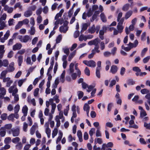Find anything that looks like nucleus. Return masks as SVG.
Instances as JSON below:
<instances>
[{
    "label": "nucleus",
    "mask_w": 150,
    "mask_h": 150,
    "mask_svg": "<svg viewBox=\"0 0 150 150\" xmlns=\"http://www.w3.org/2000/svg\"><path fill=\"white\" fill-rule=\"evenodd\" d=\"M14 63L13 62H11L9 64L8 67L6 69L8 72H12L15 70Z\"/></svg>",
    "instance_id": "nucleus-8"
},
{
    "label": "nucleus",
    "mask_w": 150,
    "mask_h": 150,
    "mask_svg": "<svg viewBox=\"0 0 150 150\" xmlns=\"http://www.w3.org/2000/svg\"><path fill=\"white\" fill-rule=\"evenodd\" d=\"M26 79H25L19 80L18 81V86L19 87H21L23 83L26 81Z\"/></svg>",
    "instance_id": "nucleus-39"
},
{
    "label": "nucleus",
    "mask_w": 150,
    "mask_h": 150,
    "mask_svg": "<svg viewBox=\"0 0 150 150\" xmlns=\"http://www.w3.org/2000/svg\"><path fill=\"white\" fill-rule=\"evenodd\" d=\"M148 48L147 47L145 48L142 50L141 52V55L143 57L144 56L146 52L147 51Z\"/></svg>",
    "instance_id": "nucleus-55"
},
{
    "label": "nucleus",
    "mask_w": 150,
    "mask_h": 150,
    "mask_svg": "<svg viewBox=\"0 0 150 150\" xmlns=\"http://www.w3.org/2000/svg\"><path fill=\"white\" fill-rule=\"evenodd\" d=\"M20 110V105L18 104L16 105L14 108V112L18 113Z\"/></svg>",
    "instance_id": "nucleus-44"
},
{
    "label": "nucleus",
    "mask_w": 150,
    "mask_h": 150,
    "mask_svg": "<svg viewBox=\"0 0 150 150\" xmlns=\"http://www.w3.org/2000/svg\"><path fill=\"white\" fill-rule=\"evenodd\" d=\"M105 31H104V30H101L99 31V37L102 40H103L104 39V37L103 36V35L104 34Z\"/></svg>",
    "instance_id": "nucleus-28"
},
{
    "label": "nucleus",
    "mask_w": 150,
    "mask_h": 150,
    "mask_svg": "<svg viewBox=\"0 0 150 150\" xmlns=\"http://www.w3.org/2000/svg\"><path fill=\"white\" fill-rule=\"evenodd\" d=\"M95 129L94 128H92L89 131V134L91 137H92L93 133L95 132Z\"/></svg>",
    "instance_id": "nucleus-57"
},
{
    "label": "nucleus",
    "mask_w": 150,
    "mask_h": 150,
    "mask_svg": "<svg viewBox=\"0 0 150 150\" xmlns=\"http://www.w3.org/2000/svg\"><path fill=\"white\" fill-rule=\"evenodd\" d=\"M129 7L130 4H126L123 6L122 9L124 11H127L129 10Z\"/></svg>",
    "instance_id": "nucleus-19"
},
{
    "label": "nucleus",
    "mask_w": 150,
    "mask_h": 150,
    "mask_svg": "<svg viewBox=\"0 0 150 150\" xmlns=\"http://www.w3.org/2000/svg\"><path fill=\"white\" fill-rule=\"evenodd\" d=\"M58 133V130L57 129H54V130H53L52 132V137L53 138H54V137L56 136Z\"/></svg>",
    "instance_id": "nucleus-49"
},
{
    "label": "nucleus",
    "mask_w": 150,
    "mask_h": 150,
    "mask_svg": "<svg viewBox=\"0 0 150 150\" xmlns=\"http://www.w3.org/2000/svg\"><path fill=\"white\" fill-rule=\"evenodd\" d=\"M8 72L6 70L3 71L1 73L0 75V79H3L6 77V75Z\"/></svg>",
    "instance_id": "nucleus-22"
},
{
    "label": "nucleus",
    "mask_w": 150,
    "mask_h": 150,
    "mask_svg": "<svg viewBox=\"0 0 150 150\" xmlns=\"http://www.w3.org/2000/svg\"><path fill=\"white\" fill-rule=\"evenodd\" d=\"M22 45L21 43H17L13 47V50L14 51L20 50L22 47Z\"/></svg>",
    "instance_id": "nucleus-11"
},
{
    "label": "nucleus",
    "mask_w": 150,
    "mask_h": 150,
    "mask_svg": "<svg viewBox=\"0 0 150 150\" xmlns=\"http://www.w3.org/2000/svg\"><path fill=\"white\" fill-rule=\"evenodd\" d=\"M127 83L129 85H133L135 84V82L131 79H129L127 81Z\"/></svg>",
    "instance_id": "nucleus-61"
},
{
    "label": "nucleus",
    "mask_w": 150,
    "mask_h": 150,
    "mask_svg": "<svg viewBox=\"0 0 150 150\" xmlns=\"http://www.w3.org/2000/svg\"><path fill=\"white\" fill-rule=\"evenodd\" d=\"M100 16L103 22L105 23L106 22V18L104 13H102L100 14Z\"/></svg>",
    "instance_id": "nucleus-20"
},
{
    "label": "nucleus",
    "mask_w": 150,
    "mask_h": 150,
    "mask_svg": "<svg viewBox=\"0 0 150 150\" xmlns=\"http://www.w3.org/2000/svg\"><path fill=\"white\" fill-rule=\"evenodd\" d=\"M84 72L86 75L89 76L90 75V71L89 69L87 67H86L84 70Z\"/></svg>",
    "instance_id": "nucleus-58"
},
{
    "label": "nucleus",
    "mask_w": 150,
    "mask_h": 150,
    "mask_svg": "<svg viewBox=\"0 0 150 150\" xmlns=\"http://www.w3.org/2000/svg\"><path fill=\"white\" fill-rule=\"evenodd\" d=\"M59 136L57 139L56 143L58 144L61 140L63 136V133L61 131H59L58 133Z\"/></svg>",
    "instance_id": "nucleus-15"
},
{
    "label": "nucleus",
    "mask_w": 150,
    "mask_h": 150,
    "mask_svg": "<svg viewBox=\"0 0 150 150\" xmlns=\"http://www.w3.org/2000/svg\"><path fill=\"white\" fill-rule=\"evenodd\" d=\"M68 24V22L65 21L63 25L60 26L59 28V30L60 32L65 33L68 30V27L67 26Z\"/></svg>",
    "instance_id": "nucleus-3"
},
{
    "label": "nucleus",
    "mask_w": 150,
    "mask_h": 150,
    "mask_svg": "<svg viewBox=\"0 0 150 150\" xmlns=\"http://www.w3.org/2000/svg\"><path fill=\"white\" fill-rule=\"evenodd\" d=\"M99 46H95L94 49H93L92 52H93L95 54L96 53H99L100 52V50H99Z\"/></svg>",
    "instance_id": "nucleus-34"
},
{
    "label": "nucleus",
    "mask_w": 150,
    "mask_h": 150,
    "mask_svg": "<svg viewBox=\"0 0 150 150\" xmlns=\"http://www.w3.org/2000/svg\"><path fill=\"white\" fill-rule=\"evenodd\" d=\"M99 11H95L94 13V14L91 18L90 19L91 22H93L95 19H96L98 16V15L99 14L100 12H102L103 11V8L101 5H100L99 6Z\"/></svg>",
    "instance_id": "nucleus-2"
},
{
    "label": "nucleus",
    "mask_w": 150,
    "mask_h": 150,
    "mask_svg": "<svg viewBox=\"0 0 150 150\" xmlns=\"http://www.w3.org/2000/svg\"><path fill=\"white\" fill-rule=\"evenodd\" d=\"M80 35V32L79 30H76L74 34V37L75 38H77Z\"/></svg>",
    "instance_id": "nucleus-63"
},
{
    "label": "nucleus",
    "mask_w": 150,
    "mask_h": 150,
    "mask_svg": "<svg viewBox=\"0 0 150 150\" xmlns=\"http://www.w3.org/2000/svg\"><path fill=\"white\" fill-rule=\"evenodd\" d=\"M88 27V25L87 23H83L82 25L81 30L80 32L81 34L84 31L86 30L87 29Z\"/></svg>",
    "instance_id": "nucleus-24"
},
{
    "label": "nucleus",
    "mask_w": 150,
    "mask_h": 150,
    "mask_svg": "<svg viewBox=\"0 0 150 150\" xmlns=\"http://www.w3.org/2000/svg\"><path fill=\"white\" fill-rule=\"evenodd\" d=\"M11 141V139L10 137H7L4 140V143L5 144H9Z\"/></svg>",
    "instance_id": "nucleus-48"
},
{
    "label": "nucleus",
    "mask_w": 150,
    "mask_h": 150,
    "mask_svg": "<svg viewBox=\"0 0 150 150\" xmlns=\"http://www.w3.org/2000/svg\"><path fill=\"white\" fill-rule=\"evenodd\" d=\"M62 39V36L61 35H59L58 37H57L56 41V44H58L61 41V40Z\"/></svg>",
    "instance_id": "nucleus-43"
},
{
    "label": "nucleus",
    "mask_w": 150,
    "mask_h": 150,
    "mask_svg": "<svg viewBox=\"0 0 150 150\" xmlns=\"http://www.w3.org/2000/svg\"><path fill=\"white\" fill-rule=\"evenodd\" d=\"M76 53V51L75 50L70 54L68 59V60L69 61H70L72 59L75 55Z\"/></svg>",
    "instance_id": "nucleus-26"
},
{
    "label": "nucleus",
    "mask_w": 150,
    "mask_h": 150,
    "mask_svg": "<svg viewBox=\"0 0 150 150\" xmlns=\"http://www.w3.org/2000/svg\"><path fill=\"white\" fill-rule=\"evenodd\" d=\"M4 10L5 11H7L8 13H11L12 12L13 8L12 7H9L7 5H6L4 8Z\"/></svg>",
    "instance_id": "nucleus-14"
},
{
    "label": "nucleus",
    "mask_w": 150,
    "mask_h": 150,
    "mask_svg": "<svg viewBox=\"0 0 150 150\" xmlns=\"http://www.w3.org/2000/svg\"><path fill=\"white\" fill-rule=\"evenodd\" d=\"M30 37L28 35H26L23 37V42H26L30 39Z\"/></svg>",
    "instance_id": "nucleus-32"
},
{
    "label": "nucleus",
    "mask_w": 150,
    "mask_h": 150,
    "mask_svg": "<svg viewBox=\"0 0 150 150\" xmlns=\"http://www.w3.org/2000/svg\"><path fill=\"white\" fill-rule=\"evenodd\" d=\"M78 96V99H81L83 96V93L81 91H79L77 92Z\"/></svg>",
    "instance_id": "nucleus-40"
},
{
    "label": "nucleus",
    "mask_w": 150,
    "mask_h": 150,
    "mask_svg": "<svg viewBox=\"0 0 150 150\" xmlns=\"http://www.w3.org/2000/svg\"><path fill=\"white\" fill-rule=\"evenodd\" d=\"M83 109L84 111H89L90 107L87 103H85L84 105Z\"/></svg>",
    "instance_id": "nucleus-35"
},
{
    "label": "nucleus",
    "mask_w": 150,
    "mask_h": 150,
    "mask_svg": "<svg viewBox=\"0 0 150 150\" xmlns=\"http://www.w3.org/2000/svg\"><path fill=\"white\" fill-rule=\"evenodd\" d=\"M10 35V31L8 30L4 35V37L1 38V42L2 43L4 42L7 39Z\"/></svg>",
    "instance_id": "nucleus-9"
},
{
    "label": "nucleus",
    "mask_w": 150,
    "mask_h": 150,
    "mask_svg": "<svg viewBox=\"0 0 150 150\" xmlns=\"http://www.w3.org/2000/svg\"><path fill=\"white\" fill-rule=\"evenodd\" d=\"M29 32L31 35H34L35 33V28L33 26H31L30 28V30H29Z\"/></svg>",
    "instance_id": "nucleus-30"
},
{
    "label": "nucleus",
    "mask_w": 150,
    "mask_h": 150,
    "mask_svg": "<svg viewBox=\"0 0 150 150\" xmlns=\"http://www.w3.org/2000/svg\"><path fill=\"white\" fill-rule=\"evenodd\" d=\"M144 127L147 129H150V123H148L146 122L144 123Z\"/></svg>",
    "instance_id": "nucleus-56"
},
{
    "label": "nucleus",
    "mask_w": 150,
    "mask_h": 150,
    "mask_svg": "<svg viewBox=\"0 0 150 150\" xmlns=\"http://www.w3.org/2000/svg\"><path fill=\"white\" fill-rule=\"evenodd\" d=\"M98 6L97 5H93L92 6V8H90L87 11V14L88 17H90L93 15L94 12L98 8Z\"/></svg>",
    "instance_id": "nucleus-1"
},
{
    "label": "nucleus",
    "mask_w": 150,
    "mask_h": 150,
    "mask_svg": "<svg viewBox=\"0 0 150 150\" xmlns=\"http://www.w3.org/2000/svg\"><path fill=\"white\" fill-rule=\"evenodd\" d=\"M3 66L4 67H7L9 64L8 60L7 59H4L2 61Z\"/></svg>",
    "instance_id": "nucleus-46"
},
{
    "label": "nucleus",
    "mask_w": 150,
    "mask_h": 150,
    "mask_svg": "<svg viewBox=\"0 0 150 150\" xmlns=\"http://www.w3.org/2000/svg\"><path fill=\"white\" fill-rule=\"evenodd\" d=\"M117 27L118 30L119 31V32L120 33H121L122 32V30L123 29V26H122V25L117 24Z\"/></svg>",
    "instance_id": "nucleus-45"
},
{
    "label": "nucleus",
    "mask_w": 150,
    "mask_h": 150,
    "mask_svg": "<svg viewBox=\"0 0 150 150\" xmlns=\"http://www.w3.org/2000/svg\"><path fill=\"white\" fill-rule=\"evenodd\" d=\"M23 25L22 22L21 21H19L18 23L16 25L15 27V29L17 30L20 28Z\"/></svg>",
    "instance_id": "nucleus-36"
},
{
    "label": "nucleus",
    "mask_w": 150,
    "mask_h": 150,
    "mask_svg": "<svg viewBox=\"0 0 150 150\" xmlns=\"http://www.w3.org/2000/svg\"><path fill=\"white\" fill-rule=\"evenodd\" d=\"M23 147V145L21 142H18L16 145V148L18 149H21Z\"/></svg>",
    "instance_id": "nucleus-54"
},
{
    "label": "nucleus",
    "mask_w": 150,
    "mask_h": 150,
    "mask_svg": "<svg viewBox=\"0 0 150 150\" xmlns=\"http://www.w3.org/2000/svg\"><path fill=\"white\" fill-rule=\"evenodd\" d=\"M133 11L132 10H129L126 13L124 18L125 19L127 20L132 15Z\"/></svg>",
    "instance_id": "nucleus-13"
},
{
    "label": "nucleus",
    "mask_w": 150,
    "mask_h": 150,
    "mask_svg": "<svg viewBox=\"0 0 150 150\" xmlns=\"http://www.w3.org/2000/svg\"><path fill=\"white\" fill-rule=\"evenodd\" d=\"M79 41H81L83 40L86 41V36H84L83 34H81L79 38Z\"/></svg>",
    "instance_id": "nucleus-31"
},
{
    "label": "nucleus",
    "mask_w": 150,
    "mask_h": 150,
    "mask_svg": "<svg viewBox=\"0 0 150 150\" xmlns=\"http://www.w3.org/2000/svg\"><path fill=\"white\" fill-rule=\"evenodd\" d=\"M6 130L3 127H1L0 129V135L1 137H4L6 134Z\"/></svg>",
    "instance_id": "nucleus-17"
},
{
    "label": "nucleus",
    "mask_w": 150,
    "mask_h": 150,
    "mask_svg": "<svg viewBox=\"0 0 150 150\" xmlns=\"http://www.w3.org/2000/svg\"><path fill=\"white\" fill-rule=\"evenodd\" d=\"M28 110V108L26 105L24 106L22 109V112L25 115H27Z\"/></svg>",
    "instance_id": "nucleus-25"
},
{
    "label": "nucleus",
    "mask_w": 150,
    "mask_h": 150,
    "mask_svg": "<svg viewBox=\"0 0 150 150\" xmlns=\"http://www.w3.org/2000/svg\"><path fill=\"white\" fill-rule=\"evenodd\" d=\"M8 91L9 93H12V95H13L14 94H16L18 92V89L15 84L10 87L9 88Z\"/></svg>",
    "instance_id": "nucleus-7"
},
{
    "label": "nucleus",
    "mask_w": 150,
    "mask_h": 150,
    "mask_svg": "<svg viewBox=\"0 0 150 150\" xmlns=\"http://www.w3.org/2000/svg\"><path fill=\"white\" fill-rule=\"evenodd\" d=\"M6 14L5 13H4L1 16L0 18V21H5L6 18Z\"/></svg>",
    "instance_id": "nucleus-41"
},
{
    "label": "nucleus",
    "mask_w": 150,
    "mask_h": 150,
    "mask_svg": "<svg viewBox=\"0 0 150 150\" xmlns=\"http://www.w3.org/2000/svg\"><path fill=\"white\" fill-rule=\"evenodd\" d=\"M39 90V89L38 88H37L35 89L33 93L35 97H36L38 96Z\"/></svg>",
    "instance_id": "nucleus-64"
},
{
    "label": "nucleus",
    "mask_w": 150,
    "mask_h": 150,
    "mask_svg": "<svg viewBox=\"0 0 150 150\" xmlns=\"http://www.w3.org/2000/svg\"><path fill=\"white\" fill-rule=\"evenodd\" d=\"M7 117V114L6 113H3L1 115V117L3 120H6Z\"/></svg>",
    "instance_id": "nucleus-59"
},
{
    "label": "nucleus",
    "mask_w": 150,
    "mask_h": 150,
    "mask_svg": "<svg viewBox=\"0 0 150 150\" xmlns=\"http://www.w3.org/2000/svg\"><path fill=\"white\" fill-rule=\"evenodd\" d=\"M12 127V125L11 124H6L4 126V127H3L5 129H10Z\"/></svg>",
    "instance_id": "nucleus-52"
},
{
    "label": "nucleus",
    "mask_w": 150,
    "mask_h": 150,
    "mask_svg": "<svg viewBox=\"0 0 150 150\" xmlns=\"http://www.w3.org/2000/svg\"><path fill=\"white\" fill-rule=\"evenodd\" d=\"M38 127V125L36 123H34V125L32 126L30 129V134L31 135H33L34 134L35 131Z\"/></svg>",
    "instance_id": "nucleus-10"
},
{
    "label": "nucleus",
    "mask_w": 150,
    "mask_h": 150,
    "mask_svg": "<svg viewBox=\"0 0 150 150\" xmlns=\"http://www.w3.org/2000/svg\"><path fill=\"white\" fill-rule=\"evenodd\" d=\"M77 135L79 138V141L81 142L83 141L82 134V132L81 130H79L77 131Z\"/></svg>",
    "instance_id": "nucleus-18"
},
{
    "label": "nucleus",
    "mask_w": 150,
    "mask_h": 150,
    "mask_svg": "<svg viewBox=\"0 0 150 150\" xmlns=\"http://www.w3.org/2000/svg\"><path fill=\"white\" fill-rule=\"evenodd\" d=\"M147 115V113L145 110L143 111H140V117L141 118H143L144 116Z\"/></svg>",
    "instance_id": "nucleus-38"
},
{
    "label": "nucleus",
    "mask_w": 150,
    "mask_h": 150,
    "mask_svg": "<svg viewBox=\"0 0 150 150\" xmlns=\"http://www.w3.org/2000/svg\"><path fill=\"white\" fill-rule=\"evenodd\" d=\"M118 68L115 65H112L111 67L110 72L112 74H115L117 71Z\"/></svg>",
    "instance_id": "nucleus-12"
},
{
    "label": "nucleus",
    "mask_w": 150,
    "mask_h": 150,
    "mask_svg": "<svg viewBox=\"0 0 150 150\" xmlns=\"http://www.w3.org/2000/svg\"><path fill=\"white\" fill-rule=\"evenodd\" d=\"M89 32L93 34L96 31V27L94 25H93L91 27L89 28L88 30Z\"/></svg>",
    "instance_id": "nucleus-27"
},
{
    "label": "nucleus",
    "mask_w": 150,
    "mask_h": 150,
    "mask_svg": "<svg viewBox=\"0 0 150 150\" xmlns=\"http://www.w3.org/2000/svg\"><path fill=\"white\" fill-rule=\"evenodd\" d=\"M125 68L124 67H122L120 69V74L123 76L125 74Z\"/></svg>",
    "instance_id": "nucleus-62"
},
{
    "label": "nucleus",
    "mask_w": 150,
    "mask_h": 150,
    "mask_svg": "<svg viewBox=\"0 0 150 150\" xmlns=\"http://www.w3.org/2000/svg\"><path fill=\"white\" fill-rule=\"evenodd\" d=\"M103 142L102 139L101 138H95L94 141V143L95 145L97 143L99 144H101Z\"/></svg>",
    "instance_id": "nucleus-29"
},
{
    "label": "nucleus",
    "mask_w": 150,
    "mask_h": 150,
    "mask_svg": "<svg viewBox=\"0 0 150 150\" xmlns=\"http://www.w3.org/2000/svg\"><path fill=\"white\" fill-rule=\"evenodd\" d=\"M6 21H0V30H2L6 27Z\"/></svg>",
    "instance_id": "nucleus-21"
},
{
    "label": "nucleus",
    "mask_w": 150,
    "mask_h": 150,
    "mask_svg": "<svg viewBox=\"0 0 150 150\" xmlns=\"http://www.w3.org/2000/svg\"><path fill=\"white\" fill-rule=\"evenodd\" d=\"M10 133L12 134L13 137H16L19 135L20 134V129L18 127L13 128L10 131Z\"/></svg>",
    "instance_id": "nucleus-5"
},
{
    "label": "nucleus",
    "mask_w": 150,
    "mask_h": 150,
    "mask_svg": "<svg viewBox=\"0 0 150 150\" xmlns=\"http://www.w3.org/2000/svg\"><path fill=\"white\" fill-rule=\"evenodd\" d=\"M83 63L88 66L92 67H94L96 66V63L93 60L89 61L84 60L83 61Z\"/></svg>",
    "instance_id": "nucleus-6"
},
{
    "label": "nucleus",
    "mask_w": 150,
    "mask_h": 150,
    "mask_svg": "<svg viewBox=\"0 0 150 150\" xmlns=\"http://www.w3.org/2000/svg\"><path fill=\"white\" fill-rule=\"evenodd\" d=\"M20 140V139L18 137H16L12 139V142L13 143H16L19 142Z\"/></svg>",
    "instance_id": "nucleus-53"
},
{
    "label": "nucleus",
    "mask_w": 150,
    "mask_h": 150,
    "mask_svg": "<svg viewBox=\"0 0 150 150\" xmlns=\"http://www.w3.org/2000/svg\"><path fill=\"white\" fill-rule=\"evenodd\" d=\"M132 70L135 72H136V73H139L141 71V70L139 68L137 67H133Z\"/></svg>",
    "instance_id": "nucleus-37"
},
{
    "label": "nucleus",
    "mask_w": 150,
    "mask_h": 150,
    "mask_svg": "<svg viewBox=\"0 0 150 150\" xmlns=\"http://www.w3.org/2000/svg\"><path fill=\"white\" fill-rule=\"evenodd\" d=\"M149 92V90L146 88H144L142 89L141 91V92L143 94H147Z\"/></svg>",
    "instance_id": "nucleus-42"
},
{
    "label": "nucleus",
    "mask_w": 150,
    "mask_h": 150,
    "mask_svg": "<svg viewBox=\"0 0 150 150\" xmlns=\"http://www.w3.org/2000/svg\"><path fill=\"white\" fill-rule=\"evenodd\" d=\"M23 57L21 55H19L18 57V63L19 66H21L23 62Z\"/></svg>",
    "instance_id": "nucleus-16"
},
{
    "label": "nucleus",
    "mask_w": 150,
    "mask_h": 150,
    "mask_svg": "<svg viewBox=\"0 0 150 150\" xmlns=\"http://www.w3.org/2000/svg\"><path fill=\"white\" fill-rule=\"evenodd\" d=\"M28 103H32L33 106L36 105V103L35 99L33 98L31 100H30L29 97L28 98Z\"/></svg>",
    "instance_id": "nucleus-33"
},
{
    "label": "nucleus",
    "mask_w": 150,
    "mask_h": 150,
    "mask_svg": "<svg viewBox=\"0 0 150 150\" xmlns=\"http://www.w3.org/2000/svg\"><path fill=\"white\" fill-rule=\"evenodd\" d=\"M100 41V39L97 38L89 41L88 42V44L90 46L94 45L95 46H99V44Z\"/></svg>",
    "instance_id": "nucleus-4"
},
{
    "label": "nucleus",
    "mask_w": 150,
    "mask_h": 150,
    "mask_svg": "<svg viewBox=\"0 0 150 150\" xmlns=\"http://www.w3.org/2000/svg\"><path fill=\"white\" fill-rule=\"evenodd\" d=\"M78 65L77 64H76L75 65V70H77V75L79 77L81 74V72L79 69L77 67Z\"/></svg>",
    "instance_id": "nucleus-47"
},
{
    "label": "nucleus",
    "mask_w": 150,
    "mask_h": 150,
    "mask_svg": "<svg viewBox=\"0 0 150 150\" xmlns=\"http://www.w3.org/2000/svg\"><path fill=\"white\" fill-rule=\"evenodd\" d=\"M32 12L30 10H27L24 13V16L26 17H28L31 16L32 14Z\"/></svg>",
    "instance_id": "nucleus-23"
},
{
    "label": "nucleus",
    "mask_w": 150,
    "mask_h": 150,
    "mask_svg": "<svg viewBox=\"0 0 150 150\" xmlns=\"http://www.w3.org/2000/svg\"><path fill=\"white\" fill-rule=\"evenodd\" d=\"M150 59V56H148L144 58L143 60L144 63H145L147 62Z\"/></svg>",
    "instance_id": "nucleus-60"
},
{
    "label": "nucleus",
    "mask_w": 150,
    "mask_h": 150,
    "mask_svg": "<svg viewBox=\"0 0 150 150\" xmlns=\"http://www.w3.org/2000/svg\"><path fill=\"white\" fill-rule=\"evenodd\" d=\"M64 53L67 55H68L69 53V49L67 48H63L62 49Z\"/></svg>",
    "instance_id": "nucleus-51"
},
{
    "label": "nucleus",
    "mask_w": 150,
    "mask_h": 150,
    "mask_svg": "<svg viewBox=\"0 0 150 150\" xmlns=\"http://www.w3.org/2000/svg\"><path fill=\"white\" fill-rule=\"evenodd\" d=\"M51 105H52V109L51 112L52 114H53L55 110L56 107V105L55 103H54Z\"/></svg>",
    "instance_id": "nucleus-50"
}]
</instances>
